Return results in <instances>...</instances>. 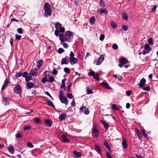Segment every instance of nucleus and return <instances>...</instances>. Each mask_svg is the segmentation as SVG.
I'll use <instances>...</instances> for the list:
<instances>
[{
	"label": "nucleus",
	"instance_id": "obj_1",
	"mask_svg": "<svg viewBox=\"0 0 158 158\" xmlns=\"http://www.w3.org/2000/svg\"><path fill=\"white\" fill-rule=\"evenodd\" d=\"M73 38V33L69 31L65 32L64 36L63 34H60L59 39L61 43H64L65 41L69 42L71 39Z\"/></svg>",
	"mask_w": 158,
	"mask_h": 158
},
{
	"label": "nucleus",
	"instance_id": "obj_2",
	"mask_svg": "<svg viewBox=\"0 0 158 158\" xmlns=\"http://www.w3.org/2000/svg\"><path fill=\"white\" fill-rule=\"evenodd\" d=\"M44 16L46 18H48L51 15L52 12L50 6L48 3L46 2L44 4Z\"/></svg>",
	"mask_w": 158,
	"mask_h": 158
},
{
	"label": "nucleus",
	"instance_id": "obj_3",
	"mask_svg": "<svg viewBox=\"0 0 158 158\" xmlns=\"http://www.w3.org/2000/svg\"><path fill=\"white\" fill-rule=\"evenodd\" d=\"M69 56V61L72 65H73L74 64L77 63V60L76 58L74 57L75 54L73 51L70 52Z\"/></svg>",
	"mask_w": 158,
	"mask_h": 158
},
{
	"label": "nucleus",
	"instance_id": "obj_4",
	"mask_svg": "<svg viewBox=\"0 0 158 158\" xmlns=\"http://www.w3.org/2000/svg\"><path fill=\"white\" fill-rule=\"evenodd\" d=\"M120 64H118V66L121 68H122L123 65L125 64L128 62V61L127 58L125 57L121 58L118 61Z\"/></svg>",
	"mask_w": 158,
	"mask_h": 158
},
{
	"label": "nucleus",
	"instance_id": "obj_5",
	"mask_svg": "<svg viewBox=\"0 0 158 158\" xmlns=\"http://www.w3.org/2000/svg\"><path fill=\"white\" fill-rule=\"evenodd\" d=\"M92 135L94 137H97L99 135V131L97 129V126L96 125H94L93 128L92 130Z\"/></svg>",
	"mask_w": 158,
	"mask_h": 158
},
{
	"label": "nucleus",
	"instance_id": "obj_6",
	"mask_svg": "<svg viewBox=\"0 0 158 158\" xmlns=\"http://www.w3.org/2000/svg\"><path fill=\"white\" fill-rule=\"evenodd\" d=\"M14 92L19 95H20L22 93L21 87L19 85H17L14 88Z\"/></svg>",
	"mask_w": 158,
	"mask_h": 158
},
{
	"label": "nucleus",
	"instance_id": "obj_7",
	"mask_svg": "<svg viewBox=\"0 0 158 158\" xmlns=\"http://www.w3.org/2000/svg\"><path fill=\"white\" fill-rule=\"evenodd\" d=\"M69 59L68 57L66 56L65 58L62 59V60L61 61V64H69Z\"/></svg>",
	"mask_w": 158,
	"mask_h": 158
},
{
	"label": "nucleus",
	"instance_id": "obj_8",
	"mask_svg": "<svg viewBox=\"0 0 158 158\" xmlns=\"http://www.w3.org/2000/svg\"><path fill=\"white\" fill-rule=\"evenodd\" d=\"M146 80L144 78H142L140 80V83L138 84V85L140 87H142L145 86Z\"/></svg>",
	"mask_w": 158,
	"mask_h": 158
},
{
	"label": "nucleus",
	"instance_id": "obj_9",
	"mask_svg": "<svg viewBox=\"0 0 158 158\" xmlns=\"http://www.w3.org/2000/svg\"><path fill=\"white\" fill-rule=\"evenodd\" d=\"M100 122L102 124H103L105 129L107 130L109 128V124L108 123L106 122L105 121L103 120H101L100 121Z\"/></svg>",
	"mask_w": 158,
	"mask_h": 158
},
{
	"label": "nucleus",
	"instance_id": "obj_10",
	"mask_svg": "<svg viewBox=\"0 0 158 158\" xmlns=\"http://www.w3.org/2000/svg\"><path fill=\"white\" fill-rule=\"evenodd\" d=\"M61 102L62 103L64 104L65 105H67L68 103V101L66 97H62L60 99Z\"/></svg>",
	"mask_w": 158,
	"mask_h": 158
},
{
	"label": "nucleus",
	"instance_id": "obj_11",
	"mask_svg": "<svg viewBox=\"0 0 158 158\" xmlns=\"http://www.w3.org/2000/svg\"><path fill=\"white\" fill-rule=\"evenodd\" d=\"M98 12L99 14H100L101 15L102 14H106L108 13V11L106 9H102L100 8L98 10Z\"/></svg>",
	"mask_w": 158,
	"mask_h": 158
},
{
	"label": "nucleus",
	"instance_id": "obj_12",
	"mask_svg": "<svg viewBox=\"0 0 158 158\" xmlns=\"http://www.w3.org/2000/svg\"><path fill=\"white\" fill-rule=\"evenodd\" d=\"M104 59V57L103 55H102L100 56L98 61L96 63V65H100L101 64L102 62L103 61Z\"/></svg>",
	"mask_w": 158,
	"mask_h": 158
},
{
	"label": "nucleus",
	"instance_id": "obj_13",
	"mask_svg": "<svg viewBox=\"0 0 158 158\" xmlns=\"http://www.w3.org/2000/svg\"><path fill=\"white\" fill-rule=\"evenodd\" d=\"M127 141L124 138H123L122 139V144L123 148L124 149H125L127 147Z\"/></svg>",
	"mask_w": 158,
	"mask_h": 158
},
{
	"label": "nucleus",
	"instance_id": "obj_14",
	"mask_svg": "<svg viewBox=\"0 0 158 158\" xmlns=\"http://www.w3.org/2000/svg\"><path fill=\"white\" fill-rule=\"evenodd\" d=\"M37 73L38 72L36 69L35 68L34 69L31 70V72L30 73L33 76H36L37 74Z\"/></svg>",
	"mask_w": 158,
	"mask_h": 158
},
{
	"label": "nucleus",
	"instance_id": "obj_15",
	"mask_svg": "<svg viewBox=\"0 0 158 158\" xmlns=\"http://www.w3.org/2000/svg\"><path fill=\"white\" fill-rule=\"evenodd\" d=\"M67 115L65 114H61L59 116V119L60 121L64 120L67 118Z\"/></svg>",
	"mask_w": 158,
	"mask_h": 158
},
{
	"label": "nucleus",
	"instance_id": "obj_16",
	"mask_svg": "<svg viewBox=\"0 0 158 158\" xmlns=\"http://www.w3.org/2000/svg\"><path fill=\"white\" fill-rule=\"evenodd\" d=\"M9 82L8 81V80H7V79H6L5 80L4 83L2 86L1 89V90H4L6 88V87L7 86L8 84H9Z\"/></svg>",
	"mask_w": 158,
	"mask_h": 158
},
{
	"label": "nucleus",
	"instance_id": "obj_17",
	"mask_svg": "<svg viewBox=\"0 0 158 158\" xmlns=\"http://www.w3.org/2000/svg\"><path fill=\"white\" fill-rule=\"evenodd\" d=\"M95 149L98 153L101 154L102 152V150L99 146L95 145Z\"/></svg>",
	"mask_w": 158,
	"mask_h": 158
},
{
	"label": "nucleus",
	"instance_id": "obj_18",
	"mask_svg": "<svg viewBox=\"0 0 158 158\" xmlns=\"http://www.w3.org/2000/svg\"><path fill=\"white\" fill-rule=\"evenodd\" d=\"M103 145L109 151H110V152H111V149L110 146L107 142L105 141Z\"/></svg>",
	"mask_w": 158,
	"mask_h": 158
},
{
	"label": "nucleus",
	"instance_id": "obj_19",
	"mask_svg": "<svg viewBox=\"0 0 158 158\" xmlns=\"http://www.w3.org/2000/svg\"><path fill=\"white\" fill-rule=\"evenodd\" d=\"M61 138L62 139L63 142H70V140L69 139H68L65 135H63L61 136Z\"/></svg>",
	"mask_w": 158,
	"mask_h": 158
},
{
	"label": "nucleus",
	"instance_id": "obj_20",
	"mask_svg": "<svg viewBox=\"0 0 158 158\" xmlns=\"http://www.w3.org/2000/svg\"><path fill=\"white\" fill-rule=\"evenodd\" d=\"M100 85H102L104 87L107 88L108 89H111L110 87L109 86V84L107 82H103L101 83H100Z\"/></svg>",
	"mask_w": 158,
	"mask_h": 158
},
{
	"label": "nucleus",
	"instance_id": "obj_21",
	"mask_svg": "<svg viewBox=\"0 0 158 158\" xmlns=\"http://www.w3.org/2000/svg\"><path fill=\"white\" fill-rule=\"evenodd\" d=\"M43 64V61L42 60H40L37 62V67L38 68H40Z\"/></svg>",
	"mask_w": 158,
	"mask_h": 158
},
{
	"label": "nucleus",
	"instance_id": "obj_22",
	"mask_svg": "<svg viewBox=\"0 0 158 158\" xmlns=\"http://www.w3.org/2000/svg\"><path fill=\"white\" fill-rule=\"evenodd\" d=\"M2 102L3 104L5 106L8 105L9 104L8 99L6 98H3Z\"/></svg>",
	"mask_w": 158,
	"mask_h": 158
},
{
	"label": "nucleus",
	"instance_id": "obj_23",
	"mask_svg": "<svg viewBox=\"0 0 158 158\" xmlns=\"http://www.w3.org/2000/svg\"><path fill=\"white\" fill-rule=\"evenodd\" d=\"M26 84V86L28 89H30L34 86V84L32 82H27Z\"/></svg>",
	"mask_w": 158,
	"mask_h": 158
},
{
	"label": "nucleus",
	"instance_id": "obj_24",
	"mask_svg": "<svg viewBox=\"0 0 158 158\" xmlns=\"http://www.w3.org/2000/svg\"><path fill=\"white\" fill-rule=\"evenodd\" d=\"M144 49L145 50H147L149 52L151 51L152 48L148 44H146L145 45Z\"/></svg>",
	"mask_w": 158,
	"mask_h": 158
},
{
	"label": "nucleus",
	"instance_id": "obj_25",
	"mask_svg": "<svg viewBox=\"0 0 158 158\" xmlns=\"http://www.w3.org/2000/svg\"><path fill=\"white\" fill-rule=\"evenodd\" d=\"M44 122L47 125V127H51L52 124V121L50 120L46 119L45 120Z\"/></svg>",
	"mask_w": 158,
	"mask_h": 158
},
{
	"label": "nucleus",
	"instance_id": "obj_26",
	"mask_svg": "<svg viewBox=\"0 0 158 158\" xmlns=\"http://www.w3.org/2000/svg\"><path fill=\"white\" fill-rule=\"evenodd\" d=\"M95 22V19L94 16L91 17L90 19L89 23L91 24H94Z\"/></svg>",
	"mask_w": 158,
	"mask_h": 158
},
{
	"label": "nucleus",
	"instance_id": "obj_27",
	"mask_svg": "<svg viewBox=\"0 0 158 158\" xmlns=\"http://www.w3.org/2000/svg\"><path fill=\"white\" fill-rule=\"evenodd\" d=\"M9 152L11 154H13L14 152V149L12 145H10L8 148Z\"/></svg>",
	"mask_w": 158,
	"mask_h": 158
},
{
	"label": "nucleus",
	"instance_id": "obj_28",
	"mask_svg": "<svg viewBox=\"0 0 158 158\" xmlns=\"http://www.w3.org/2000/svg\"><path fill=\"white\" fill-rule=\"evenodd\" d=\"M31 74L30 73L28 74L27 77L25 78V81L26 82H27L31 80L32 79V76Z\"/></svg>",
	"mask_w": 158,
	"mask_h": 158
},
{
	"label": "nucleus",
	"instance_id": "obj_29",
	"mask_svg": "<svg viewBox=\"0 0 158 158\" xmlns=\"http://www.w3.org/2000/svg\"><path fill=\"white\" fill-rule=\"evenodd\" d=\"M73 154L77 157H80L82 156L81 152L77 151H74Z\"/></svg>",
	"mask_w": 158,
	"mask_h": 158
},
{
	"label": "nucleus",
	"instance_id": "obj_30",
	"mask_svg": "<svg viewBox=\"0 0 158 158\" xmlns=\"http://www.w3.org/2000/svg\"><path fill=\"white\" fill-rule=\"evenodd\" d=\"M122 18L126 20L128 19V16L126 13L123 12V13Z\"/></svg>",
	"mask_w": 158,
	"mask_h": 158
},
{
	"label": "nucleus",
	"instance_id": "obj_31",
	"mask_svg": "<svg viewBox=\"0 0 158 158\" xmlns=\"http://www.w3.org/2000/svg\"><path fill=\"white\" fill-rule=\"evenodd\" d=\"M62 25L59 22H57L55 23V27L56 29H58L61 27Z\"/></svg>",
	"mask_w": 158,
	"mask_h": 158
},
{
	"label": "nucleus",
	"instance_id": "obj_32",
	"mask_svg": "<svg viewBox=\"0 0 158 158\" xmlns=\"http://www.w3.org/2000/svg\"><path fill=\"white\" fill-rule=\"evenodd\" d=\"M93 77L94 78L96 79L97 81H99V76L98 73H95Z\"/></svg>",
	"mask_w": 158,
	"mask_h": 158
},
{
	"label": "nucleus",
	"instance_id": "obj_33",
	"mask_svg": "<svg viewBox=\"0 0 158 158\" xmlns=\"http://www.w3.org/2000/svg\"><path fill=\"white\" fill-rule=\"evenodd\" d=\"M100 6L102 7H104L106 6L105 3L104 2V1L102 0H101L99 2Z\"/></svg>",
	"mask_w": 158,
	"mask_h": 158
},
{
	"label": "nucleus",
	"instance_id": "obj_34",
	"mask_svg": "<svg viewBox=\"0 0 158 158\" xmlns=\"http://www.w3.org/2000/svg\"><path fill=\"white\" fill-rule=\"evenodd\" d=\"M111 108L114 110H118V107L115 104H112L111 105Z\"/></svg>",
	"mask_w": 158,
	"mask_h": 158
},
{
	"label": "nucleus",
	"instance_id": "obj_35",
	"mask_svg": "<svg viewBox=\"0 0 158 158\" xmlns=\"http://www.w3.org/2000/svg\"><path fill=\"white\" fill-rule=\"evenodd\" d=\"M110 25L111 27L114 29L115 28L117 27V24L113 21H111V22Z\"/></svg>",
	"mask_w": 158,
	"mask_h": 158
},
{
	"label": "nucleus",
	"instance_id": "obj_36",
	"mask_svg": "<svg viewBox=\"0 0 158 158\" xmlns=\"http://www.w3.org/2000/svg\"><path fill=\"white\" fill-rule=\"evenodd\" d=\"M64 92L63 90H61L59 92V99H60V98H62V97H64Z\"/></svg>",
	"mask_w": 158,
	"mask_h": 158
},
{
	"label": "nucleus",
	"instance_id": "obj_37",
	"mask_svg": "<svg viewBox=\"0 0 158 158\" xmlns=\"http://www.w3.org/2000/svg\"><path fill=\"white\" fill-rule=\"evenodd\" d=\"M64 71L65 73L67 74H69L70 72L69 69L67 67L64 68Z\"/></svg>",
	"mask_w": 158,
	"mask_h": 158
},
{
	"label": "nucleus",
	"instance_id": "obj_38",
	"mask_svg": "<svg viewBox=\"0 0 158 158\" xmlns=\"http://www.w3.org/2000/svg\"><path fill=\"white\" fill-rule=\"evenodd\" d=\"M136 133L139 138L140 139L142 137V135L141 132L138 129L136 130Z\"/></svg>",
	"mask_w": 158,
	"mask_h": 158
},
{
	"label": "nucleus",
	"instance_id": "obj_39",
	"mask_svg": "<svg viewBox=\"0 0 158 158\" xmlns=\"http://www.w3.org/2000/svg\"><path fill=\"white\" fill-rule=\"evenodd\" d=\"M84 113L85 114L88 115L89 113V110L88 108H85L84 111Z\"/></svg>",
	"mask_w": 158,
	"mask_h": 158
},
{
	"label": "nucleus",
	"instance_id": "obj_40",
	"mask_svg": "<svg viewBox=\"0 0 158 158\" xmlns=\"http://www.w3.org/2000/svg\"><path fill=\"white\" fill-rule=\"evenodd\" d=\"M47 102H48V106H49L52 107H54V105L53 103L51 101L49 100Z\"/></svg>",
	"mask_w": 158,
	"mask_h": 158
},
{
	"label": "nucleus",
	"instance_id": "obj_41",
	"mask_svg": "<svg viewBox=\"0 0 158 158\" xmlns=\"http://www.w3.org/2000/svg\"><path fill=\"white\" fill-rule=\"evenodd\" d=\"M58 73V71L56 68L53 69L52 72V74L54 75H56Z\"/></svg>",
	"mask_w": 158,
	"mask_h": 158
},
{
	"label": "nucleus",
	"instance_id": "obj_42",
	"mask_svg": "<svg viewBox=\"0 0 158 158\" xmlns=\"http://www.w3.org/2000/svg\"><path fill=\"white\" fill-rule=\"evenodd\" d=\"M72 83H70L68 85L67 89V92L69 93L70 92V88L71 87Z\"/></svg>",
	"mask_w": 158,
	"mask_h": 158
},
{
	"label": "nucleus",
	"instance_id": "obj_43",
	"mask_svg": "<svg viewBox=\"0 0 158 158\" xmlns=\"http://www.w3.org/2000/svg\"><path fill=\"white\" fill-rule=\"evenodd\" d=\"M64 52V50L62 48H60L58 51V52L59 54H61Z\"/></svg>",
	"mask_w": 158,
	"mask_h": 158
},
{
	"label": "nucleus",
	"instance_id": "obj_44",
	"mask_svg": "<svg viewBox=\"0 0 158 158\" xmlns=\"http://www.w3.org/2000/svg\"><path fill=\"white\" fill-rule=\"evenodd\" d=\"M60 31L57 29H56L55 31L54 34L56 36H58L59 35Z\"/></svg>",
	"mask_w": 158,
	"mask_h": 158
},
{
	"label": "nucleus",
	"instance_id": "obj_45",
	"mask_svg": "<svg viewBox=\"0 0 158 158\" xmlns=\"http://www.w3.org/2000/svg\"><path fill=\"white\" fill-rule=\"evenodd\" d=\"M95 73L93 71H92L89 72L88 74V75H89L90 76L94 77Z\"/></svg>",
	"mask_w": 158,
	"mask_h": 158
},
{
	"label": "nucleus",
	"instance_id": "obj_46",
	"mask_svg": "<svg viewBox=\"0 0 158 158\" xmlns=\"http://www.w3.org/2000/svg\"><path fill=\"white\" fill-rule=\"evenodd\" d=\"M112 48L113 49L115 50H116L118 48V46L116 44H114L113 45Z\"/></svg>",
	"mask_w": 158,
	"mask_h": 158
},
{
	"label": "nucleus",
	"instance_id": "obj_47",
	"mask_svg": "<svg viewBox=\"0 0 158 158\" xmlns=\"http://www.w3.org/2000/svg\"><path fill=\"white\" fill-rule=\"evenodd\" d=\"M67 97L69 99H71L73 97V95L71 93H67Z\"/></svg>",
	"mask_w": 158,
	"mask_h": 158
},
{
	"label": "nucleus",
	"instance_id": "obj_48",
	"mask_svg": "<svg viewBox=\"0 0 158 158\" xmlns=\"http://www.w3.org/2000/svg\"><path fill=\"white\" fill-rule=\"evenodd\" d=\"M34 121L37 123H38L40 122V119L38 118H34Z\"/></svg>",
	"mask_w": 158,
	"mask_h": 158
},
{
	"label": "nucleus",
	"instance_id": "obj_49",
	"mask_svg": "<svg viewBox=\"0 0 158 158\" xmlns=\"http://www.w3.org/2000/svg\"><path fill=\"white\" fill-rule=\"evenodd\" d=\"M142 133L143 134V135L145 138H147L148 135L146 134L145 131L144 130H143L141 131Z\"/></svg>",
	"mask_w": 158,
	"mask_h": 158
},
{
	"label": "nucleus",
	"instance_id": "obj_50",
	"mask_svg": "<svg viewBox=\"0 0 158 158\" xmlns=\"http://www.w3.org/2000/svg\"><path fill=\"white\" fill-rule=\"evenodd\" d=\"M60 31L62 33H63L65 31V28L64 27H61L59 28Z\"/></svg>",
	"mask_w": 158,
	"mask_h": 158
},
{
	"label": "nucleus",
	"instance_id": "obj_51",
	"mask_svg": "<svg viewBox=\"0 0 158 158\" xmlns=\"http://www.w3.org/2000/svg\"><path fill=\"white\" fill-rule=\"evenodd\" d=\"M17 32L20 34H22L23 32V29L22 28H19L17 29Z\"/></svg>",
	"mask_w": 158,
	"mask_h": 158
},
{
	"label": "nucleus",
	"instance_id": "obj_52",
	"mask_svg": "<svg viewBox=\"0 0 158 158\" xmlns=\"http://www.w3.org/2000/svg\"><path fill=\"white\" fill-rule=\"evenodd\" d=\"M28 74L27 72H25L23 73H22V76L23 77H25L26 78L27 77Z\"/></svg>",
	"mask_w": 158,
	"mask_h": 158
},
{
	"label": "nucleus",
	"instance_id": "obj_53",
	"mask_svg": "<svg viewBox=\"0 0 158 158\" xmlns=\"http://www.w3.org/2000/svg\"><path fill=\"white\" fill-rule=\"evenodd\" d=\"M27 146L29 148H33V145L31 143H27Z\"/></svg>",
	"mask_w": 158,
	"mask_h": 158
},
{
	"label": "nucleus",
	"instance_id": "obj_54",
	"mask_svg": "<svg viewBox=\"0 0 158 158\" xmlns=\"http://www.w3.org/2000/svg\"><path fill=\"white\" fill-rule=\"evenodd\" d=\"M46 77H45L43 78L42 79L41 81H42V82L43 83H45L46 82H47V81H48V80H47V79L46 78Z\"/></svg>",
	"mask_w": 158,
	"mask_h": 158
},
{
	"label": "nucleus",
	"instance_id": "obj_55",
	"mask_svg": "<svg viewBox=\"0 0 158 158\" xmlns=\"http://www.w3.org/2000/svg\"><path fill=\"white\" fill-rule=\"evenodd\" d=\"M22 75V73L21 72L16 73L15 76L17 77H21Z\"/></svg>",
	"mask_w": 158,
	"mask_h": 158
},
{
	"label": "nucleus",
	"instance_id": "obj_56",
	"mask_svg": "<svg viewBox=\"0 0 158 158\" xmlns=\"http://www.w3.org/2000/svg\"><path fill=\"white\" fill-rule=\"evenodd\" d=\"M122 28L125 31H127L128 29V28L127 26L125 25H123L122 26Z\"/></svg>",
	"mask_w": 158,
	"mask_h": 158
},
{
	"label": "nucleus",
	"instance_id": "obj_57",
	"mask_svg": "<svg viewBox=\"0 0 158 158\" xmlns=\"http://www.w3.org/2000/svg\"><path fill=\"white\" fill-rule=\"evenodd\" d=\"M15 39L16 40H20L21 39V36L18 35H15Z\"/></svg>",
	"mask_w": 158,
	"mask_h": 158
},
{
	"label": "nucleus",
	"instance_id": "obj_58",
	"mask_svg": "<svg viewBox=\"0 0 158 158\" xmlns=\"http://www.w3.org/2000/svg\"><path fill=\"white\" fill-rule=\"evenodd\" d=\"M148 43L150 45H152L153 44V41L152 38H150L149 39Z\"/></svg>",
	"mask_w": 158,
	"mask_h": 158
},
{
	"label": "nucleus",
	"instance_id": "obj_59",
	"mask_svg": "<svg viewBox=\"0 0 158 158\" xmlns=\"http://www.w3.org/2000/svg\"><path fill=\"white\" fill-rule=\"evenodd\" d=\"M49 81L51 83L53 82L54 81V78L53 77L50 76L49 77Z\"/></svg>",
	"mask_w": 158,
	"mask_h": 158
},
{
	"label": "nucleus",
	"instance_id": "obj_60",
	"mask_svg": "<svg viewBox=\"0 0 158 158\" xmlns=\"http://www.w3.org/2000/svg\"><path fill=\"white\" fill-rule=\"evenodd\" d=\"M105 36L103 34H101L99 38L100 40L101 41H103L104 38Z\"/></svg>",
	"mask_w": 158,
	"mask_h": 158
},
{
	"label": "nucleus",
	"instance_id": "obj_61",
	"mask_svg": "<svg viewBox=\"0 0 158 158\" xmlns=\"http://www.w3.org/2000/svg\"><path fill=\"white\" fill-rule=\"evenodd\" d=\"M31 127L30 126H25L24 128V130H30L31 129Z\"/></svg>",
	"mask_w": 158,
	"mask_h": 158
},
{
	"label": "nucleus",
	"instance_id": "obj_62",
	"mask_svg": "<svg viewBox=\"0 0 158 158\" xmlns=\"http://www.w3.org/2000/svg\"><path fill=\"white\" fill-rule=\"evenodd\" d=\"M157 7V6L156 5H154L153 8H152L151 10V12H153L155 11Z\"/></svg>",
	"mask_w": 158,
	"mask_h": 158
},
{
	"label": "nucleus",
	"instance_id": "obj_63",
	"mask_svg": "<svg viewBox=\"0 0 158 158\" xmlns=\"http://www.w3.org/2000/svg\"><path fill=\"white\" fill-rule=\"evenodd\" d=\"M143 90L147 91H149L150 89V87H149L143 88Z\"/></svg>",
	"mask_w": 158,
	"mask_h": 158
},
{
	"label": "nucleus",
	"instance_id": "obj_64",
	"mask_svg": "<svg viewBox=\"0 0 158 158\" xmlns=\"http://www.w3.org/2000/svg\"><path fill=\"white\" fill-rule=\"evenodd\" d=\"M106 156L108 158H112L111 156L108 152H106Z\"/></svg>",
	"mask_w": 158,
	"mask_h": 158
}]
</instances>
